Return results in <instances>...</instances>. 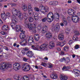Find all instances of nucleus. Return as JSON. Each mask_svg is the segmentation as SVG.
Masks as SVG:
<instances>
[{
  "instance_id": "obj_10",
  "label": "nucleus",
  "mask_w": 80,
  "mask_h": 80,
  "mask_svg": "<svg viewBox=\"0 0 80 80\" xmlns=\"http://www.w3.org/2000/svg\"><path fill=\"white\" fill-rule=\"evenodd\" d=\"M26 55L27 56H28L29 58H32L34 55L33 53L32 52V51H29L26 52Z\"/></svg>"
},
{
  "instance_id": "obj_36",
  "label": "nucleus",
  "mask_w": 80,
  "mask_h": 80,
  "mask_svg": "<svg viewBox=\"0 0 80 80\" xmlns=\"http://www.w3.org/2000/svg\"><path fill=\"white\" fill-rule=\"evenodd\" d=\"M47 20L48 22H52L53 21V18H52V20H51V19H50V18H49L47 17ZM54 19L56 20V19Z\"/></svg>"
},
{
  "instance_id": "obj_38",
  "label": "nucleus",
  "mask_w": 80,
  "mask_h": 80,
  "mask_svg": "<svg viewBox=\"0 0 80 80\" xmlns=\"http://www.w3.org/2000/svg\"><path fill=\"white\" fill-rule=\"evenodd\" d=\"M1 18L4 21L6 20L7 19V16L5 15L4 17H3V16L1 15Z\"/></svg>"
},
{
  "instance_id": "obj_9",
  "label": "nucleus",
  "mask_w": 80,
  "mask_h": 80,
  "mask_svg": "<svg viewBox=\"0 0 80 80\" xmlns=\"http://www.w3.org/2000/svg\"><path fill=\"white\" fill-rule=\"evenodd\" d=\"M28 42L30 43L31 45H33L34 44V42L33 41V37H29L28 38Z\"/></svg>"
},
{
  "instance_id": "obj_44",
  "label": "nucleus",
  "mask_w": 80,
  "mask_h": 80,
  "mask_svg": "<svg viewBox=\"0 0 80 80\" xmlns=\"http://www.w3.org/2000/svg\"><path fill=\"white\" fill-rule=\"evenodd\" d=\"M29 77L30 79H34V76L33 75H30Z\"/></svg>"
},
{
  "instance_id": "obj_21",
  "label": "nucleus",
  "mask_w": 80,
  "mask_h": 80,
  "mask_svg": "<svg viewBox=\"0 0 80 80\" xmlns=\"http://www.w3.org/2000/svg\"><path fill=\"white\" fill-rule=\"evenodd\" d=\"M64 37V36H63V33H60L58 36V38L60 40H63Z\"/></svg>"
},
{
  "instance_id": "obj_32",
  "label": "nucleus",
  "mask_w": 80,
  "mask_h": 80,
  "mask_svg": "<svg viewBox=\"0 0 80 80\" xmlns=\"http://www.w3.org/2000/svg\"><path fill=\"white\" fill-rule=\"evenodd\" d=\"M20 37L22 40L24 39L25 37V36L24 35H22V34H21L20 35Z\"/></svg>"
},
{
  "instance_id": "obj_2",
  "label": "nucleus",
  "mask_w": 80,
  "mask_h": 80,
  "mask_svg": "<svg viewBox=\"0 0 80 80\" xmlns=\"http://www.w3.org/2000/svg\"><path fill=\"white\" fill-rule=\"evenodd\" d=\"M12 67V65L10 64H8L5 62H2L0 64V69L3 70L4 69H7Z\"/></svg>"
},
{
  "instance_id": "obj_14",
  "label": "nucleus",
  "mask_w": 80,
  "mask_h": 80,
  "mask_svg": "<svg viewBox=\"0 0 80 80\" xmlns=\"http://www.w3.org/2000/svg\"><path fill=\"white\" fill-rule=\"evenodd\" d=\"M71 20L73 21V22L77 23V22L79 21V18H78V17L76 16L74 18H72Z\"/></svg>"
},
{
  "instance_id": "obj_37",
  "label": "nucleus",
  "mask_w": 80,
  "mask_h": 80,
  "mask_svg": "<svg viewBox=\"0 0 80 80\" xmlns=\"http://www.w3.org/2000/svg\"><path fill=\"white\" fill-rule=\"evenodd\" d=\"M65 31L67 35H68L69 34V32H70V30L69 29L67 28L65 29Z\"/></svg>"
},
{
  "instance_id": "obj_49",
  "label": "nucleus",
  "mask_w": 80,
  "mask_h": 80,
  "mask_svg": "<svg viewBox=\"0 0 80 80\" xmlns=\"http://www.w3.org/2000/svg\"><path fill=\"white\" fill-rule=\"evenodd\" d=\"M41 65H43V66H44V67H47V64L44 62H42V64H41Z\"/></svg>"
},
{
  "instance_id": "obj_31",
  "label": "nucleus",
  "mask_w": 80,
  "mask_h": 80,
  "mask_svg": "<svg viewBox=\"0 0 80 80\" xmlns=\"http://www.w3.org/2000/svg\"><path fill=\"white\" fill-rule=\"evenodd\" d=\"M72 39L75 41H77L78 40V37L75 35L73 36Z\"/></svg>"
},
{
  "instance_id": "obj_35",
  "label": "nucleus",
  "mask_w": 80,
  "mask_h": 80,
  "mask_svg": "<svg viewBox=\"0 0 80 80\" xmlns=\"http://www.w3.org/2000/svg\"><path fill=\"white\" fill-rule=\"evenodd\" d=\"M28 10H30L31 9H32V5L30 3H28Z\"/></svg>"
},
{
  "instance_id": "obj_39",
  "label": "nucleus",
  "mask_w": 80,
  "mask_h": 80,
  "mask_svg": "<svg viewBox=\"0 0 80 80\" xmlns=\"http://www.w3.org/2000/svg\"><path fill=\"white\" fill-rule=\"evenodd\" d=\"M34 10L36 12H40V9H39V8L36 7H34Z\"/></svg>"
},
{
  "instance_id": "obj_52",
  "label": "nucleus",
  "mask_w": 80,
  "mask_h": 80,
  "mask_svg": "<svg viewBox=\"0 0 80 80\" xmlns=\"http://www.w3.org/2000/svg\"><path fill=\"white\" fill-rule=\"evenodd\" d=\"M4 48L5 50H7V51H8L9 50L8 48V47L7 46L4 47Z\"/></svg>"
},
{
  "instance_id": "obj_29",
  "label": "nucleus",
  "mask_w": 80,
  "mask_h": 80,
  "mask_svg": "<svg viewBox=\"0 0 80 80\" xmlns=\"http://www.w3.org/2000/svg\"><path fill=\"white\" fill-rule=\"evenodd\" d=\"M31 47L33 50H38V48L34 45H32Z\"/></svg>"
},
{
  "instance_id": "obj_8",
  "label": "nucleus",
  "mask_w": 80,
  "mask_h": 80,
  "mask_svg": "<svg viewBox=\"0 0 80 80\" xmlns=\"http://www.w3.org/2000/svg\"><path fill=\"white\" fill-rule=\"evenodd\" d=\"M48 47V44H43L39 47V49L41 50H45Z\"/></svg>"
},
{
  "instance_id": "obj_27",
  "label": "nucleus",
  "mask_w": 80,
  "mask_h": 80,
  "mask_svg": "<svg viewBox=\"0 0 80 80\" xmlns=\"http://www.w3.org/2000/svg\"><path fill=\"white\" fill-rule=\"evenodd\" d=\"M43 10H45V11L44 12V13L45 12H48V10H49V8L47 6H45L43 8Z\"/></svg>"
},
{
  "instance_id": "obj_45",
  "label": "nucleus",
  "mask_w": 80,
  "mask_h": 80,
  "mask_svg": "<svg viewBox=\"0 0 80 80\" xmlns=\"http://www.w3.org/2000/svg\"><path fill=\"white\" fill-rule=\"evenodd\" d=\"M43 29L44 30H47L48 29V27L47 25H44V28H43Z\"/></svg>"
},
{
  "instance_id": "obj_34",
  "label": "nucleus",
  "mask_w": 80,
  "mask_h": 80,
  "mask_svg": "<svg viewBox=\"0 0 80 80\" xmlns=\"http://www.w3.org/2000/svg\"><path fill=\"white\" fill-rule=\"evenodd\" d=\"M34 17L35 20H38V14L35 15Z\"/></svg>"
},
{
  "instance_id": "obj_25",
  "label": "nucleus",
  "mask_w": 80,
  "mask_h": 80,
  "mask_svg": "<svg viewBox=\"0 0 80 80\" xmlns=\"http://www.w3.org/2000/svg\"><path fill=\"white\" fill-rule=\"evenodd\" d=\"M28 12L30 15H34V14L33 9L28 10Z\"/></svg>"
},
{
  "instance_id": "obj_47",
  "label": "nucleus",
  "mask_w": 80,
  "mask_h": 80,
  "mask_svg": "<svg viewBox=\"0 0 80 80\" xmlns=\"http://www.w3.org/2000/svg\"><path fill=\"white\" fill-rule=\"evenodd\" d=\"M62 21L63 22H65L66 21H67V19L64 16L62 17Z\"/></svg>"
},
{
  "instance_id": "obj_55",
  "label": "nucleus",
  "mask_w": 80,
  "mask_h": 80,
  "mask_svg": "<svg viewBox=\"0 0 80 80\" xmlns=\"http://www.w3.org/2000/svg\"><path fill=\"white\" fill-rule=\"evenodd\" d=\"M11 5L12 6V7H14L15 6H16V5H17V4L15 3H12V4H11Z\"/></svg>"
},
{
  "instance_id": "obj_41",
  "label": "nucleus",
  "mask_w": 80,
  "mask_h": 80,
  "mask_svg": "<svg viewBox=\"0 0 80 80\" xmlns=\"http://www.w3.org/2000/svg\"><path fill=\"white\" fill-rule=\"evenodd\" d=\"M47 20V17H45L44 18L42 19V22H45Z\"/></svg>"
},
{
  "instance_id": "obj_40",
  "label": "nucleus",
  "mask_w": 80,
  "mask_h": 80,
  "mask_svg": "<svg viewBox=\"0 0 80 80\" xmlns=\"http://www.w3.org/2000/svg\"><path fill=\"white\" fill-rule=\"evenodd\" d=\"M74 34L75 35H80V33L78 31H74Z\"/></svg>"
},
{
  "instance_id": "obj_63",
  "label": "nucleus",
  "mask_w": 80,
  "mask_h": 80,
  "mask_svg": "<svg viewBox=\"0 0 80 80\" xmlns=\"http://www.w3.org/2000/svg\"><path fill=\"white\" fill-rule=\"evenodd\" d=\"M72 43H73V41H72V40H70L69 41V44H72Z\"/></svg>"
},
{
  "instance_id": "obj_16",
  "label": "nucleus",
  "mask_w": 80,
  "mask_h": 80,
  "mask_svg": "<svg viewBox=\"0 0 80 80\" xmlns=\"http://www.w3.org/2000/svg\"><path fill=\"white\" fill-rule=\"evenodd\" d=\"M21 76L18 74H16L14 76V78L15 80H21Z\"/></svg>"
},
{
  "instance_id": "obj_18",
  "label": "nucleus",
  "mask_w": 80,
  "mask_h": 80,
  "mask_svg": "<svg viewBox=\"0 0 80 80\" xmlns=\"http://www.w3.org/2000/svg\"><path fill=\"white\" fill-rule=\"evenodd\" d=\"M34 37L35 41H38L40 39V35L39 34H35L34 35Z\"/></svg>"
},
{
  "instance_id": "obj_57",
  "label": "nucleus",
  "mask_w": 80,
  "mask_h": 80,
  "mask_svg": "<svg viewBox=\"0 0 80 80\" xmlns=\"http://www.w3.org/2000/svg\"><path fill=\"white\" fill-rule=\"evenodd\" d=\"M79 48V46L78 45H76L75 46V48L76 49H78V48Z\"/></svg>"
},
{
  "instance_id": "obj_3",
  "label": "nucleus",
  "mask_w": 80,
  "mask_h": 80,
  "mask_svg": "<svg viewBox=\"0 0 80 80\" xmlns=\"http://www.w3.org/2000/svg\"><path fill=\"white\" fill-rule=\"evenodd\" d=\"M15 12H17V13L16 14V15L19 18L20 20H23V16L25 17L27 14L26 13H24L23 14L22 13V12L20 11H17V9L14 10Z\"/></svg>"
},
{
  "instance_id": "obj_20",
  "label": "nucleus",
  "mask_w": 80,
  "mask_h": 80,
  "mask_svg": "<svg viewBox=\"0 0 80 80\" xmlns=\"http://www.w3.org/2000/svg\"><path fill=\"white\" fill-rule=\"evenodd\" d=\"M46 37L47 38L50 39V38H52V33L49 32L46 33Z\"/></svg>"
},
{
  "instance_id": "obj_13",
  "label": "nucleus",
  "mask_w": 80,
  "mask_h": 80,
  "mask_svg": "<svg viewBox=\"0 0 80 80\" xmlns=\"http://www.w3.org/2000/svg\"><path fill=\"white\" fill-rule=\"evenodd\" d=\"M55 43L53 42H49V47L50 49H52L55 47Z\"/></svg>"
},
{
  "instance_id": "obj_48",
  "label": "nucleus",
  "mask_w": 80,
  "mask_h": 80,
  "mask_svg": "<svg viewBox=\"0 0 80 80\" xmlns=\"http://www.w3.org/2000/svg\"><path fill=\"white\" fill-rule=\"evenodd\" d=\"M63 23L64 25H65V26H67V25L68 22H67V21H66L63 22Z\"/></svg>"
},
{
  "instance_id": "obj_54",
  "label": "nucleus",
  "mask_w": 80,
  "mask_h": 80,
  "mask_svg": "<svg viewBox=\"0 0 80 80\" xmlns=\"http://www.w3.org/2000/svg\"><path fill=\"white\" fill-rule=\"evenodd\" d=\"M23 61H24V62H27V60H28V59H27L26 58H23Z\"/></svg>"
},
{
  "instance_id": "obj_42",
  "label": "nucleus",
  "mask_w": 80,
  "mask_h": 80,
  "mask_svg": "<svg viewBox=\"0 0 80 80\" xmlns=\"http://www.w3.org/2000/svg\"><path fill=\"white\" fill-rule=\"evenodd\" d=\"M60 61L61 62H65V58H63L60 60Z\"/></svg>"
},
{
  "instance_id": "obj_62",
  "label": "nucleus",
  "mask_w": 80,
  "mask_h": 80,
  "mask_svg": "<svg viewBox=\"0 0 80 80\" xmlns=\"http://www.w3.org/2000/svg\"><path fill=\"white\" fill-rule=\"evenodd\" d=\"M70 68H71V67H70L68 66H67V70H69V69H70Z\"/></svg>"
},
{
  "instance_id": "obj_22",
  "label": "nucleus",
  "mask_w": 80,
  "mask_h": 80,
  "mask_svg": "<svg viewBox=\"0 0 80 80\" xmlns=\"http://www.w3.org/2000/svg\"><path fill=\"white\" fill-rule=\"evenodd\" d=\"M65 42H64L62 43H61L60 42H57V45H58V46H59L60 47H63V46L65 45Z\"/></svg>"
},
{
  "instance_id": "obj_11",
  "label": "nucleus",
  "mask_w": 80,
  "mask_h": 80,
  "mask_svg": "<svg viewBox=\"0 0 80 80\" xmlns=\"http://www.w3.org/2000/svg\"><path fill=\"white\" fill-rule=\"evenodd\" d=\"M68 14L70 16H74V11L72 9H69L68 11Z\"/></svg>"
},
{
  "instance_id": "obj_33",
  "label": "nucleus",
  "mask_w": 80,
  "mask_h": 80,
  "mask_svg": "<svg viewBox=\"0 0 80 80\" xmlns=\"http://www.w3.org/2000/svg\"><path fill=\"white\" fill-rule=\"evenodd\" d=\"M28 20L29 22H32L33 21V18L32 17H29Z\"/></svg>"
},
{
  "instance_id": "obj_1",
  "label": "nucleus",
  "mask_w": 80,
  "mask_h": 80,
  "mask_svg": "<svg viewBox=\"0 0 80 80\" xmlns=\"http://www.w3.org/2000/svg\"><path fill=\"white\" fill-rule=\"evenodd\" d=\"M12 22L11 24V25L12 28H15L16 29V31L17 32H22V33L23 35L24 34V32H23V30L22 29V27L21 25H18L16 26V24L13 22H17V18H16V17L15 16H12Z\"/></svg>"
},
{
  "instance_id": "obj_5",
  "label": "nucleus",
  "mask_w": 80,
  "mask_h": 80,
  "mask_svg": "<svg viewBox=\"0 0 80 80\" xmlns=\"http://www.w3.org/2000/svg\"><path fill=\"white\" fill-rule=\"evenodd\" d=\"M57 15H58V18H56L55 17V16H53V13L52 12H49L48 14L47 17H48V18L51 17L52 18V19H58V20H59V18H60V14H59L58 13H57Z\"/></svg>"
},
{
  "instance_id": "obj_53",
  "label": "nucleus",
  "mask_w": 80,
  "mask_h": 80,
  "mask_svg": "<svg viewBox=\"0 0 80 80\" xmlns=\"http://www.w3.org/2000/svg\"><path fill=\"white\" fill-rule=\"evenodd\" d=\"M67 66H64L63 68H62V70H65V69H66L67 70Z\"/></svg>"
},
{
  "instance_id": "obj_7",
  "label": "nucleus",
  "mask_w": 80,
  "mask_h": 80,
  "mask_svg": "<svg viewBox=\"0 0 80 80\" xmlns=\"http://www.w3.org/2000/svg\"><path fill=\"white\" fill-rule=\"evenodd\" d=\"M13 69L15 70H18L20 69V65L19 63H16L13 64Z\"/></svg>"
},
{
  "instance_id": "obj_58",
  "label": "nucleus",
  "mask_w": 80,
  "mask_h": 80,
  "mask_svg": "<svg viewBox=\"0 0 80 80\" xmlns=\"http://www.w3.org/2000/svg\"><path fill=\"white\" fill-rule=\"evenodd\" d=\"M49 66L48 67V68H52V64H49Z\"/></svg>"
},
{
  "instance_id": "obj_17",
  "label": "nucleus",
  "mask_w": 80,
  "mask_h": 80,
  "mask_svg": "<svg viewBox=\"0 0 80 80\" xmlns=\"http://www.w3.org/2000/svg\"><path fill=\"white\" fill-rule=\"evenodd\" d=\"M61 80H67L68 79V77L67 76H65L61 74L59 77Z\"/></svg>"
},
{
  "instance_id": "obj_51",
  "label": "nucleus",
  "mask_w": 80,
  "mask_h": 80,
  "mask_svg": "<svg viewBox=\"0 0 80 80\" xmlns=\"http://www.w3.org/2000/svg\"><path fill=\"white\" fill-rule=\"evenodd\" d=\"M21 52L23 55H25V54L26 53L25 51L24 50H22L21 51Z\"/></svg>"
},
{
  "instance_id": "obj_46",
  "label": "nucleus",
  "mask_w": 80,
  "mask_h": 80,
  "mask_svg": "<svg viewBox=\"0 0 80 80\" xmlns=\"http://www.w3.org/2000/svg\"><path fill=\"white\" fill-rule=\"evenodd\" d=\"M46 32H47V30H45L43 29L41 31L42 33H45Z\"/></svg>"
},
{
  "instance_id": "obj_50",
  "label": "nucleus",
  "mask_w": 80,
  "mask_h": 80,
  "mask_svg": "<svg viewBox=\"0 0 80 80\" xmlns=\"http://www.w3.org/2000/svg\"><path fill=\"white\" fill-rule=\"evenodd\" d=\"M6 16V17H9L11 15L10 13L8 12L5 15Z\"/></svg>"
},
{
  "instance_id": "obj_64",
  "label": "nucleus",
  "mask_w": 80,
  "mask_h": 80,
  "mask_svg": "<svg viewBox=\"0 0 80 80\" xmlns=\"http://www.w3.org/2000/svg\"><path fill=\"white\" fill-rule=\"evenodd\" d=\"M77 1L78 3L80 4V0H77Z\"/></svg>"
},
{
  "instance_id": "obj_4",
  "label": "nucleus",
  "mask_w": 80,
  "mask_h": 80,
  "mask_svg": "<svg viewBox=\"0 0 80 80\" xmlns=\"http://www.w3.org/2000/svg\"><path fill=\"white\" fill-rule=\"evenodd\" d=\"M24 24L26 25H27L29 30H32L33 33H35L37 32L36 28L35 27H33L32 24L31 23H28L27 22H24Z\"/></svg>"
},
{
  "instance_id": "obj_24",
  "label": "nucleus",
  "mask_w": 80,
  "mask_h": 80,
  "mask_svg": "<svg viewBox=\"0 0 80 80\" xmlns=\"http://www.w3.org/2000/svg\"><path fill=\"white\" fill-rule=\"evenodd\" d=\"M22 8L24 12H27L28 9L27 8V6L25 5L22 6Z\"/></svg>"
},
{
  "instance_id": "obj_59",
  "label": "nucleus",
  "mask_w": 80,
  "mask_h": 80,
  "mask_svg": "<svg viewBox=\"0 0 80 80\" xmlns=\"http://www.w3.org/2000/svg\"><path fill=\"white\" fill-rule=\"evenodd\" d=\"M67 19L68 21H70V20H71V18H70V17H67Z\"/></svg>"
},
{
  "instance_id": "obj_26",
  "label": "nucleus",
  "mask_w": 80,
  "mask_h": 80,
  "mask_svg": "<svg viewBox=\"0 0 80 80\" xmlns=\"http://www.w3.org/2000/svg\"><path fill=\"white\" fill-rule=\"evenodd\" d=\"M21 80H29V78L26 76H25L24 77H21Z\"/></svg>"
},
{
  "instance_id": "obj_56",
  "label": "nucleus",
  "mask_w": 80,
  "mask_h": 80,
  "mask_svg": "<svg viewBox=\"0 0 80 80\" xmlns=\"http://www.w3.org/2000/svg\"><path fill=\"white\" fill-rule=\"evenodd\" d=\"M3 48H0V53L3 52Z\"/></svg>"
},
{
  "instance_id": "obj_12",
  "label": "nucleus",
  "mask_w": 80,
  "mask_h": 80,
  "mask_svg": "<svg viewBox=\"0 0 80 80\" xmlns=\"http://www.w3.org/2000/svg\"><path fill=\"white\" fill-rule=\"evenodd\" d=\"M22 68H24L22 70H26L27 68L28 70H30V66L28 65L27 66V65L25 64H24L22 65Z\"/></svg>"
},
{
  "instance_id": "obj_43",
  "label": "nucleus",
  "mask_w": 80,
  "mask_h": 80,
  "mask_svg": "<svg viewBox=\"0 0 80 80\" xmlns=\"http://www.w3.org/2000/svg\"><path fill=\"white\" fill-rule=\"evenodd\" d=\"M1 33L2 35H7V33L6 32H4L3 31H1L0 32Z\"/></svg>"
},
{
  "instance_id": "obj_30",
  "label": "nucleus",
  "mask_w": 80,
  "mask_h": 80,
  "mask_svg": "<svg viewBox=\"0 0 80 80\" xmlns=\"http://www.w3.org/2000/svg\"><path fill=\"white\" fill-rule=\"evenodd\" d=\"M70 62V58L68 57L65 58V63H67Z\"/></svg>"
},
{
  "instance_id": "obj_6",
  "label": "nucleus",
  "mask_w": 80,
  "mask_h": 80,
  "mask_svg": "<svg viewBox=\"0 0 80 80\" xmlns=\"http://www.w3.org/2000/svg\"><path fill=\"white\" fill-rule=\"evenodd\" d=\"M60 25L57 23L56 24L55 26L52 28V30L54 31L55 32H58L60 31Z\"/></svg>"
},
{
  "instance_id": "obj_19",
  "label": "nucleus",
  "mask_w": 80,
  "mask_h": 80,
  "mask_svg": "<svg viewBox=\"0 0 80 80\" xmlns=\"http://www.w3.org/2000/svg\"><path fill=\"white\" fill-rule=\"evenodd\" d=\"M50 77L51 78H52V79H56V78H58L57 75L56 74L54 73L51 74L50 75Z\"/></svg>"
},
{
  "instance_id": "obj_60",
  "label": "nucleus",
  "mask_w": 80,
  "mask_h": 80,
  "mask_svg": "<svg viewBox=\"0 0 80 80\" xmlns=\"http://www.w3.org/2000/svg\"><path fill=\"white\" fill-rule=\"evenodd\" d=\"M60 25H61V27H63V26H64V24L63 23L61 22V23H60Z\"/></svg>"
},
{
  "instance_id": "obj_61",
  "label": "nucleus",
  "mask_w": 80,
  "mask_h": 80,
  "mask_svg": "<svg viewBox=\"0 0 80 80\" xmlns=\"http://www.w3.org/2000/svg\"><path fill=\"white\" fill-rule=\"evenodd\" d=\"M57 50H58V51H59V52H60V51H61V49L59 47L57 48Z\"/></svg>"
},
{
  "instance_id": "obj_23",
  "label": "nucleus",
  "mask_w": 80,
  "mask_h": 80,
  "mask_svg": "<svg viewBox=\"0 0 80 80\" xmlns=\"http://www.w3.org/2000/svg\"><path fill=\"white\" fill-rule=\"evenodd\" d=\"M8 26L7 25H5L3 26L2 29V30H4V31H7V30H8Z\"/></svg>"
},
{
  "instance_id": "obj_28",
  "label": "nucleus",
  "mask_w": 80,
  "mask_h": 80,
  "mask_svg": "<svg viewBox=\"0 0 80 80\" xmlns=\"http://www.w3.org/2000/svg\"><path fill=\"white\" fill-rule=\"evenodd\" d=\"M44 8V7H43V5L42 4H41L39 7V8H41V9L40 10V12H42V13H43V14L45 13V12H44V11H43V9Z\"/></svg>"
},
{
  "instance_id": "obj_15",
  "label": "nucleus",
  "mask_w": 80,
  "mask_h": 80,
  "mask_svg": "<svg viewBox=\"0 0 80 80\" xmlns=\"http://www.w3.org/2000/svg\"><path fill=\"white\" fill-rule=\"evenodd\" d=\"M49 5L52 6H56L58 5V2L57 1H52L49 2Z\"/></svg>"
}]
</instances>
